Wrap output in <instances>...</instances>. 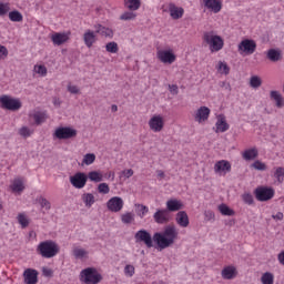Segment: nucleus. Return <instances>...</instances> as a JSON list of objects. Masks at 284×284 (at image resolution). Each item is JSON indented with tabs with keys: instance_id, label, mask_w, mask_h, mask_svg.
Returning a JSON list of instances; mask_svg holds the SVG:
<instances>
[{
	"instance_id": "obj_1",
	"label": "nucleus",
	"mask_w": 284,
	"mask_h": 284,
	"mask_svg": "<svg viewBox=\"0 0 284 284\" xmlns=\"http://www.w3.org/2000/svg\"><path fill=\"white\" fill-rule=\"evenodd\" d=\"M179 239V230L174 224L166 225L163 232H156L153 234V241L158 245V250H168L172 247L176 240Z\"/></svg>"
},
{
	"instance_id": "obj_2",
	"label": "nucleus",
	"mask_w": 284,
	"mask_h": 284,
	"mask_svg": "<svg viewBox=\"0 0 284 284\" xmlns=\"http://www.w3.org/2000/svg\"><path fill=\"white\" fill-rule=\"evenodd\" d=\"M203 42L209 47L211 52H221L225 45V40L214 31H206L203 33Z\"/></svg>"
},
{
	"instance_id": "obj_3",
	"label": "nucleus",
	"mask_w": 284,
	"mask_h": 284,
	"mask_svg": "<svg viewBox=\"0 0 284 284\" xmlns=\"http://www.w3.org/2000/svg\"><path fill=\"white\" fill-rule=\"evenodd\" d=\"M59 244L52 240L40 242L37 252L42 258H54L59 254Z\"/></svg>"
},
{
	"instance_id": "obj_4",
	"label": "nucleus",
	"mask_w": 284,
	"mask_h": 284,
	"mask_svg": "<svg viewBox=\"0 0 284 284\" xmlns=\"http://www.w3.org/2000/svg\"><path fill=\"white\" fill-rule=\"evenodd\" d=\"M80 278L85 284H99L103 276L93 267H88L81 271Z\"/></svg>"
},
{
	"instance_id": "obj_5",
	"label": "nucleus",
	"mask_w": 284,
	"mask_h": 284,
	"mask_svg": "<svg viewBox=\"0 0 284 284\" xmlns=\"http://www.w3.org/2000/svg\"><path fill=\"white\" fill-rule=\"evenodd\" d=\"M0 105L2 110H9L10 112H17L21 110L22 103L21 100L14 99L10 95H1L0 97Z\"/></svg>"
},
{
	"instance_id": "obj_6",
	"label": "nucleus",
	"mask_w": 284,
	"mask_h": 284,
	"mask_svg": "<svg viewBox=\"0 0 284 284\" xmlns=\"http://www.w3.org/2000/svg\"><path fill=\"white\" fill-rule=\"evenodd\" d=\"M237 52L241 57H250L256 52V41L244 39L237 44Z\"/></svg>"
},
{
	"instance_id": "obj_7",
	"label": "nucleus",
	"mask_w": 284,
	"mask_h": 284,
	"mask_svg": "<svg viewBox=\"0 0 284 284\" xmlns=\"http://www.w3.org/2000/svg\"><path fill=\"white\" fill-rule=\"evenodd\" d=\"M275 194H276V191H274V189L270 186H257L254 190V196L256 201H260L261 203H265L266 201H272Z\"/></svg>"
},
{
	"instance_id": "obj_8",
	"label": "nucleus",
	"mask_w": 284,
	"mask_h": 284,
	"mask_svg": "<svg viewBox=\"0 0 284 284\" xmlns=\"http://www.w3.org/2000/svg\"><path fill=\"white\" fill-rule=\"evenodd\" d=\"M156 58L161 63L172 65L176 61V53L173 49H158Z\"/></svg>"
},
{
	"instance_id": "obj_9",
	"label": "nucleus",
	"mask_w": 284,
	"mask_h": 284,
	"mask_svg": "<svg viewBox=\"0 0 284 284\" xmlns=\"http://www.w3.org/2000/svg\"><path fill=\"white\" fill-rule=\"evenodd\" d=\"M74 136H77V130L70 126H60L53 133V139H59V141H67L74 139Z\"/></svg>"
},
{
	"instance_id": "obj_10",
	"label": "nucleus",
	"mask_w": 284,
	"mask_h": 284,
	"mask_svg": "<svg viewBox=\"0 0 284 284\" xmlns=\"http://www.w3.org/2000/svg\"><path fill=\"white\" fill-rule=\"evenodd\" d=\"M149 128L151 132H163L165 128V119L161 114H154L149 120Z\"/></svg>"
},
{
	"instance_id": "obj_11",
	"label": "nucleus",
	"mask_w": 284,
	"mask_h": 284,
	"mask_svg": "<svg viewBox=\"0 0 284 284\" xmlns=\"http://www.w3.org/2000/svg\"><path fill=\"white\" fill-rule=\"evenodd\" d=\"M69 181L75 190H83L88 183V175L83 172H78L71 175Z\"/></svg>"
},
{
	"instance_id": "obj_12",
	"label": "nucleus",
	"mask_w": 284,
	"mask_h": 284,
	"mask_svg": "<svg viewBox=\"0 0 284 284\" xmlns=\"http://www.w3.org/2000/svg\"><path fill=\"white\" fill-rule=\"evenodd\" d=\"M172 215H170V212L165 209H158L153 214V221L158 223V225H166V223H170Z\"/></svg>"
},
{
	"instance_id": "obj_13",
	"label": "nucleus",
	"mask_w": 284,
	"mask_h": 284,
	"mask_svg": "<svg viewBox=\"0 0 284 284\" xmlns=\"http://www.w3.org/2000/svg\"><path fill=\"white\" fill-rule=\"evenodd\" d=\"M123 205H125V202L121 196H113L106 202V209L109 210V212L113 213L121 212V210H123Z\"/></svg>"
},
{
	"instance_id": "obj_14",
	"label": "nucleus",
	"mask_w": 284,
	"mask_h": 284,
	"mask_svg": "<svg viewBox=\"0 0 284 284\" xmlns=\"http://www.w3.org/2000/svg\"><path fill=\"white\" fill-rule=\"evenodd\" d=\"M210 114H212V110L207 106H200L193 114V119L195 123H205L210 119Z\"/></svg>"
},
{
	"instance_id": "obj_15",
	"label": "nucleus",
	"mask_w": 284,
	"mask_h": 284,
	"mask_svg": "<svg viewBox=\"0 0 284 284\" xmlns=\"http://www.w3.org/2000/svg\"><path fill=\"white\" fill-rule=\"evenodd\" d=\"M135 243H144L146 247H153L152 234L146 230H140L134 235Z\"/></svg>"
},
{
	"instance_id": "obj_16",
	"label": "nucleus",
	"mask_w": 284,
	"mask_h": 284,
	"mask_svg": "<svg viewBox=\"0 0 284 284\" xmlns=\"http://www.w3.org/2000/svg\"><path fill=\"white\" fill-rule=\"evenodd\" d=\"M202 3L213 14H219L223 10V0H202Z\"/></svg>"
},
{
	"instance_id": "obj_17",
	"label": "nucleus",
	"mask_w": 284,
	"mask_h": 284,
	"mask_svg": "<svg viewBox=\"0 0 284 284\" xmlns=\"http://www.w3.org/2000/svg\"><path fill=\"white\" fill-rule=\"evenodd\" d=\"M214 172L220 176H225V174L232 172V164L227 160H220L214 164Z\"/></svg>"
},
{
	"instance_id": "obj_18",
	"label": "nucleus",
	"mask_w": 284,
	"mask_h": 284,
	"mask_svg": "<svg viewBox=\"0 0 284 284\" xmlns=\"http://www.w3.org/2000/svg\"><path fill=\"white\" fill-rule=\"evenodd\" d=\"M30 121L34 122V125H42L48 121V113L45 111L33 110L29 112Z\"/></svg>"
},
{
	"instance_id": "obj_19",
	"label": "nucleus",
	"mask_w": 284,
	"mask_h": 284,
	"mask_svg": "<svg viewBox=\"0 0 284 284\" xmlns=\"http://www.w3.org/2000/svg\"><path fill=\"white\" fill-rule=\"evenodd\" d=\"M169 13L171 19L174 21H179V19H183V14H185V9L183 7H179L173 2L169 3Z\"/></svg>"
},
{
	"instance_id": "obj_20",
	"label": "nucleus",
	"mask_w": 284,
	"mask_h": 284,
	"mask_svg": "<svg viewBox=\"0 0 284 284\" xmlns=\"http://www.w3.org/2000/svg\"><path fill=\"white\" fill-rule=\"evenodd\" d=\"M70 31L68 32H54L51 36V41L53 45H63V43H68L70 41Z\"/></svg>"
},
{
	"instance_id": "obj_21",
	"label": "nucleus",
	"mask_w": 284,
	"mask_h": 284,
	"mask_svg": "<svg viewBox=\"0 0 284 284\" xmlns=\"http://www.w3.org/2000/svg\"><path fill=\"white\" fill-rule=\"evenodd\" d=\"M227 130H230V124L227 123V119L225 118V114L216 115V122H215L216 134L227 132Z\"/></svg>"
},
{
	"instance_id": "obj_22",
	"label": "nucleus",
	"mask_w": 284,
	"mask_h": 284,
	"mask_svg": "<svg viewBox=\"0 0 284 284\" xmlns=\"http://www.w3.org/2000/svg\"><path fill=\"white\" fill-rule=\"evenodd\" d=\"M23 278L26 284L39 283V272L34 268H27L23 272Z\"/></svg>"
},
{
	"instance_id": "obj_23",
	"label": "nucleus",
	"mask_w": 284,
	"mask_h": 284,
	"mask_svg": "<svg viewBox=\"0 0 284 284\" xmlns=\"http://www.w3.org/2000/svg\"><path fill=\"white\" fill-rule=\"evenodd\" d=\"M222 278L224 281H232L233 278H236L239 276V271L236 270V266L234 265H227L224 266V268L221 272Z\"/></svg>"
},
{
	"instance_id": "obj_24",
	"label": "nucleus",
	"mask_w": 284,
	"mask_h": 284,
	"mask_svg": "<svg viewBox=\"0 0 284 284\" xmlns=\"http://www.w3.org/2000/svg\"><path fill=\"white\" fill-rule=\"evenodd\" d=\"M82 39L87 48H92V45H94V43H97V41L99 40V38L97 37V31H92L90 29L84 31Z\"/></svg>"
},
{
	"instance_id": "obj_25",
	"label": "nucleus",
	"mask_w": 284,
	"mask_h": 284,
	"mask_svg": "<svg viewBox=\"0 0 284 284\" xmlns=\"http://www.w3.org/2000/svg\"><path fill=\"white\" fill-rule=\"evenodd\" d=\"M169 214L170 212H181L183 210V201L178 199H170L166 201V209Z\"/></svg>"
},
{
	"instance_id": "obj_26",
	"label": "nucleus",
	"mask_w": 284,
	"mask_h": 284,
	"mask_svg": "<svg viewBox=\"0 0 284 284\" xmlns=\"http://www.w3.org/2000/svg\"><path fill=\"white\" fill-rule=\"evenodd\" d=\"M175 223L180 227H189L190 226V216H187V213L185 211H180L175 215Z\"/></svg>"
},
{
	"instance_id": "obj_27",
	"label": "nucleus",
	"mask_w": 284,
	"mask_h": 284,
	"mask_svg": "<svg viewBox=\"0 0 284 284\" xmlns=\"http://www.w3.org/2000/svg\"><path fill=\"white\" fill-rule=\"evenodd\" d=\"M266 59L272 63H278V61H283V52L280 49H270L266 52Z\"/></svg>"
},
{
	"instance_id": "obj_28",
	"label": "nucleus",
	"mask_w": 284,
	"mask_h": 284,
	"mask_svg": "<svg viewBox=\"0 0 284 284\" xmlns=\"http://www.w3.org/2000/svg\"><path fill=\"white\" fill-rule=\"evenodd\" d=\"M95 33L106 39H112L114 37V31L111 28L104 27L103 24L94 26Z\"/></svg>"
},
{
	"instance_id": "obj_29",
	"label": "nucleus",
	"mask_w": 284,
	"mask_h": 284,
	"mask_svg": "<svg viewBox=\"0 0 284 284\" xmlns=\"http://www.w3.org/2000/svg\"><path fill=\"white\" fill-rule=\"evenodd\" d=\"M257 156L258 149L256 148L247 149L242 153V158L244 159V161H254V159H256Z\"/></svg>"
},
{
	"instance_id": "obj_30",
	"label": "nucleus",
	"mask_w": 284,
	"mask_h": 284,
	"mask_svg": "<svg viewBox=\"0 0 284 284\" xmlns=\"http://www.w3.org/2000/svg\"><path fill=\"white\" fill-rule=\"evenodd\" d=\"M10 187L12 192L18 194H21V192L26 190V185L23 184V180H21V178L14 179Z\"/></svg>"
},
{
	"instance_id": "obj_31",
	"label": "nucleus",
	"mask_w": 284,
	"mask_h": 284,
	"mask_svg": "<svg viewBox=\"0 0 284 284\" xmlns=\"http://www.w3.org/2000/svg\"><path fill=\"white\" fill-rule=\"evenodd\" d=\"M124 7L131 12H136L141 8V0H124Z\"/></svg>"
},
{
	"instance_id": "obj_32",
	"label": "nucleus",
	"mask_w": 284,
	"mask_h": 284,
	"mask_svg": "<svg viewBox=\"0 0 284 284\" xmlns=\"http://www.w3.org/2000/svg\"><path fill=\"white\" fill-rule=\"evenodd\" d=\"M87 179L93 181L94 183H101L103 181V174L99 171H91L88 173Z\"/></svg>"
},
{
	"instance_id": "obj_33",
	"label": "nucleus",
	"mask_w": 284,
	"mask_h": 284,
	"mask_svg": "<svg viewBox=\"0 0 284 284\" xmlns=\"http://www.w3.org/2000/svg\"><path fill=\"white\" fill-rule=\"evenodd\" d=\"M217 210L223 216H234L235 214L234 210L230 209L227 204H220Z\"/></svg>"
},
{
	"instance_id": "obj_34",
	"label": "nucleus",
	"mask_w": 284,
	"mask_h": 284,
	"mask_svg": "<svg viewBox=\"0 0 284 284\" xmlns=\"http://www.w3.org/2000/svg\"><path fill=\"white\" fill-rule=\"evenodd\" d=\"M271 99L276 102L277 108H283L284 101L283 95L278 91H271Z\"/></svg>"
},
{
	"instance_id": "obj_35",
	"label": "nucleus",
	"mask_w": 284,
	"mask_h": 284,
	"mask_svg": "<svg viewBox=\"0 0 284 284\" xmlns=\"http://www.w3.org/2000/svg\"><path fill=\"white\" fill-rule=\"evenodd\" d=\"M17 220L18 223L21 225L22 230H26V227L30 225V219H28V215H26V213H19Z\"/></svg>"
},
{
	"instance_id": "obj_36",
	"label": "nucleus",
	"mask_w": 284,
	"mask_h": 284,
	"mask_svg": "<svg viewBox=\"0 0 284 284\" xmlns=\"http://www.w3.org/2000/svg\"><path fill=\"white\" fill-rule=\"evenodd\" d=\"M260 281L262 284H274V273L272 272L263 273Z\"/></svg>"
},
{
	"instance_id": "obj_37",
	"label": "nucleus",
	"mask_w": 284,
	"mask_h": 284,
	"mask_svg": "<svg viewBox=\"0 0 284 284\" xmlns=\"http://www.w3.org/2000/svg\"><path fill=\"white\" fill-rule=\"evenodd\" d=\"M82 201L85 207H91L93 203H95L94 194L92 193H84L82 194Z\"/></svg>"
},
{
	"instance_id": "obj_38",
	"label": "nucleus",
	"mask_w": 284,
	"mask_h": 284,
	"mask_svg": "<svg viewBox=\"0 0 284 284\" xmlns=\"http://www.w3.org/2000/svg\"><path fill=\"white\" fill-rule=\"evenodd\" d=\"M74 258H88V251L79 246L73 247Z\"/></svg>"
},
{
	"instance_id": "obj_39",
	"label": "nucleus",
	"mask_w": 284,
	"mask_h": 284,
	"mask_svg": "<svg viewBox=\"0 0 284 284\" xmlns=\"http://www.w3.org/2000/svg\"><path fill=\"white\" fill-rule=\"evenodd\" d=\"M9 19L13 23H21V21H23V14H21L17 10H14V11L9 12Z\"/></svg>"
},
{
	"instance_id": "obj_40",
	"label": "nucleus",
	"mask_w": 284,
	"mask_h": 284,
	"mask_svg": "<svg viewBox=\"0 0 284 284\" xmlns=\"http://www.w3.org/2000/svg\"><path fill=\"white\" fill-rule=\"evenodd\" d=\"M216 70L220 74H230V65L226 62L220 61L216 65Z\"/></svg>"
},
{
	"instance_id": "obj_41",
	"label": "nucleus",
	"mask_w": 284,
	"mask_h": 284,
	"mask_svg": "<svg viewBox=\"0 0 284 284\" xmlns=\"http://www.w3.org/2000/svg\"><path fill=\"white\" fill-rule=\"evenodd\" d=\"M121 221L124 223V225H130L131 223H134V213L126 212L121 215Z\"/></svg>"
},
{
	"instance_id": "obj_42",
	"label": "nucleus",
	"mask_w": 284,
	"mask_h": 284,
	"mask_svg": "<svg viewBox=\"0 0 284 284\" xmlns=\"http://www.w3.org/2000/svg\"><path fill=\"white\" fill-rule=\"evenodd\" d=\"M136 19V13L134 11H125L120 16V21H134Z\"/></svg>"
},
{
	"instance_id": "obj_43",
	"label": "nucleus",
	"mask_w": 284,
	"mask_h": 284,
	"mask_svg": "<svg viewBox=\"0 0 284 284\" xmlns=\"http://www.w3.org/2000/svg\"><path fill=\"white\" fill-rule=\"evenodd\" d=\"M97 161V155L94 153H87L83 156L82 165H92Z\"/></svg>"
},
{
	"instance_id": "obj_44",
	"label": "nucleus",
	"mask_w": 284,
	"mask_h": 284,
	"mask_svg": "<svg viewBox=\"0 0 284 284\" xmlns=\"http://www.w3.org/2000/svg\"><path fill=\"white\" fill-rule=\"evenodd\" d=\"M33 72H36V74H39L40 77H47L48 68H45V65H43V64H36L33 67Z\"/></svg>"
},
{
	"instance_id": "obj_45",
	"label": "nucleus",
	"mask_w": 284,
	"mask_h": 284,
	"mask_svg": "<svg viewBox=\"0 0 284 284\" xmlns=\"http://www.w3.org/2000/svg\"><path fill=\"white\" fill-rule=\"evenodd\" d=\"M274 178L276 179L277 183H283L284 181V168L278 166L275 169Z\"/></svg>"
},
{
	"instance_id": "obj_46",
	"label": "nucleus",
	"mask_w": 284,
	"mask_h": 284,
	"mask_svg": "<svg viewBox=\"0 0 284 284\" xmlns=\"http://www.w3.org/2000/svg\"><path fill=\"white\" fill-rule=\"evenodd\" d=\"M106 52H110L111 54H116L119 52V44L114 41L109 42L105 44Z\"/></svg>"
},
{
	"instance_id": "obj_47",
	"label": "nucleus",
	"mask_w": 284,
	"mask_h": 284,
	"mask_svg": "<svg viewBox=\"0 0 284 284\" xmlns=\"http://www.w3.org/2000/svg\"><path fill=\"white\" fill-rule=\"evenodd\" d=\"M250 85L254 89L261 88L263 85V80L258 75H252L250 79Z\"/></svg>"
},
{
	"instance_id": "obj_48",
	"label": "nucleus",
	"mask_w": 284,
	"mask_h": 284,
	"mask_svg": "<svg viewBox=\"0 0 284 284\" xmlns=\"http://www.w3.org/2000/svg\"><path fill=\"white\" fill-rule=\"evenodd\" d=\"M242 201L245 205H254V195L252 193L242 194Z\"/></svg>"
},
{
	"instance_id": "obj_49",
	"label": "nucleus",
	"mask_w": 284,
	"mask_h": 284,
	"mask_svg": "<svg viewBox=\"0 0 284 284\" xmlns=\"http://www.w3.org/2000/svg\"><path fill=\"white\" fill-rule=\"evenodd\" d=\"M32 130L28 126H22L19 129L20 136H23L24 139H28V136H32Z\"/></svg>"
},
{
	"instance_id": "obj_50",
	"label": "nucleus",
	"mask_w": 284,
	"mask_h": 284,
	"mask_svg": "<svg viewBox=\"0 0 284 284\" xmlns=\"http://www.w3.org/2000/svg\"><path fill=\"white\" fill-rule=\"evenodd\" d=\"M99 194H110V185L108 183H100L98 185Z\"/></svg>"
},
{
	"instance_id": "obj_51",
	"label": "nucleus",
	"mask_w": 284,
	"mask_h": 284,
	"mask_svg": "<svg viewBox=\"0 0 284 284\" xmlns=\"http://www.w3.org/2000/svg\"><path fill=\"white\" fill-rule=\"evenodd\" d=\"M252 166L254 170H260V172H265V170H267V165L258 160L255 161Z\"/></svg>"
},
{
	"instance_id": "obj_52",
	"label": "nucleus",
	"mask_w": 284,
	"mask_h": 284,
	"mask_svg": "<svg viewBox=\"0 0 284 284\" xmlns=\"http://www.w3.org/2000/svg\"><path fill=\"white\" fill-rule=\"evenodd\" d=\"M39 203H40L41 207H43L44 210H50V207H51L50 201H48V199H45L43 196L39 197Z\"/></svg>"
},
{
	"instance_id": "obj_53",
	"label": "nucleus",
	"mask_w": 284,
	"mask_h": 284,
	"mask_svg": "<svg viewBox=\"0 0 284 284\" xmlns=\"http://www.w3.org/2000/svg\"><path fill=\"white\" fill-rule=\"evenodd\" d=\"M8 48L6 45L0 44V61H3L4 59H8Z\"/></svg>"
},
{
	"instance_id": "obj_54",
	"label": "nucleus",
	"mask_w": 284,
	"mask_h": 284,
	"mask_svg": "<svg viewBox=\"0 0 284 284\" xmlns=\"http://www.w3.org/2000/svg\"><path fill=\"white\" fill-rule=\"evenodd\" d=\"M10 12V4L8 3H0V17L8 14Z\"/></svg>"
},
{
	"instance_id": "obj_55",
	"label": "nucleus",
	"mask_w": 284,
	"mask_h": 284,
	"mask_svg": "<svg viewBox=\"0 0 284 284\" xmlns=\"http://www.w3.org/2000/svg\"><path fill=\"white\" fill-rule=\"evenodd\" d=\"M67 90H68V92H70V94H79V92H80L79 87H77L72 83L68 84Z\"/></svg>"
},
{
	"instance_id": "obj_56",
	"label": "nucleus",
	"mask_w": 284,
	"mask_h": 284,
	"mask_svg": "<svg viewBox=\"0 0 284 284\" xmlns=\"http://www.w3.org/2000/svg\"><path fill=\"white\" fill-rule=\"evenodd\" d=\"M124 274H125V276H134V266L128 264L124 267Z\"/></svg>"
},
{
	"instance_id": "obj_57",
	"label": "nucleus",
	"mask_w": 284,
	"mask_h": 284,
	"mask_svg": "<svg viewBox=\"0 0 284 284\" xmlns=\"http://www.w3.org/2000/svg\"><path fill=\"white\" fill-rule=\"evenodd\" d=\"M42 274H43V276H45L47 278H50V277L53 276L54 272L52 271V268L43 267V268H42Z\"/></svg>"
},
{
	"instance_id": "obj_58",
	"label": "nucleus",
	"mask_w": 284,
	"mask_h": 284,
	"mask_svg": "<svg viewBox=\"0 0 284 284\" xmlns=\"http://www.w3.org/2000/svg\"><path fill=\"white\" fill-rule=\"evenodd\" d=\"M122 176H124V179H130L131 176H134V170L126 169L122 171Z\"/></svg>"
},
{
	"instance_id": "obj_59",
	"label": "nucleus",
	"mask_w": 284,
	"mask_h": 284,
	"mask_svg": "<svg viewBox=\"0 0 284 284\" xmlns=\"http://www.w3.org/2000/svg\"><path fill=\"white\" fill-rule=\"evenodd\" d=\"M205 221H214L215 215L212 211H205L204 212Z\"/></svg>"
},
{
	"instance_id": "obj_60",
	"label": "nucleus",
	"mask_w": 284,
	"mask_h": 284,
	"mask_svg": "<svg viewBox=\"0 0 284 284\" xmlns=\"http://www.w3.org/2000/svg\"><path fill=\"white\" fill-rule=\"evenodd\" d=\"M138 207L140 209V212L142 213L141 216H145L148 212H150V209L143 204H139Z\"/></svg>"
},
{
	"instance_id": "obj_61",
	"label": "nucleus",
	"mask_w": 284,
	"mask_h": 284,
	"mask_svg": "<svg viewBox=\"0 0 284 284\" xmlns=\"http://www.w3.org/2000/svg\"><path fill=\"white\" fill-rule=\"evenodd\" d=\"M171 94H179V87L176 84L169 85Z\"/></svg>"
},
{
	"instance_id": "obj_62",
	"label": "nucleus",
	"mask_w": 284,
	"mask_h": 284,
	"mask_svg": "<svg viewBox=\"0 0 284 284\" xmlns=\"http://www.w3.org/2000/svg\"><path fill=\"white\" fill-rule=\"evenodd\" d=\"M278 263L284 265V250L277 255Z\"/></svg>"
},
{
	"instance_id": "obj_63",
	"label": "nucleus",
	"mask_w": 284,
	"mask_h": 284,
	"mask_svg": "<svg viewBox=\"0 0 284 284\" xmlns=\"http://www.w3.org/2000/svg\"><path fill=\"white\" fill-rule=\"evenodd\" d=\"M156 174H158V178L165 179V172H163L162 170H158Z\"/></svg>"
},
{
	"instance_id": "obj_64",
	"label": "nucleus",
	"mask_w": 284,
	"mask_h": 284,
	"mask_svg": "<svg viewBox=\"0 0 284 284\" xmlns=\"http://www.w3.org/2000/svg\"><path fill=\"white\" fill-rule=\"evenodd\" d=\"M273 219H276V221H283V213L278 212L276 215H273Z\"/></svg>"
}]
</instances>
